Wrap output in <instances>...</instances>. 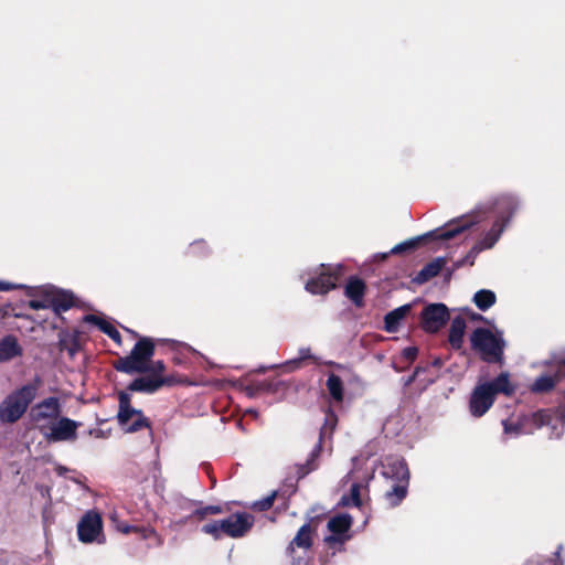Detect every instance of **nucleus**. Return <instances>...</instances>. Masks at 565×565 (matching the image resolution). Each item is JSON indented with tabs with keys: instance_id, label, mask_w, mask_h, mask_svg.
<instances>
[{
	"instance_id": "obj_1",
	"label": "nucleus",
	"mask_w": 565,
	"mask_h": 565,
	"mask_svg": "<svg viewBox=\"0 0 565 565\" xmlns=\"http://www.w3.org/2000/svg\"><path fill=\"white\" fill-rule=\"evenodd\" d=\"M522 207V200L515 193H500L486 203L479 205L470 214L454 218L445 224L444 227L427 233L425 236L434 237L440 241H448L472 225L479 223L488 213H492L494 220L491 227L486 232L493 239L499 242L500 237L511 224L515 214Z\"/></svg>"
},
{
	"instance_id": "obj_2",
	"label": "nucleus",
	"mask_w": 565,
	"mask_h": 565,
	"mask_svg": "<svg viewBox=\"0 0 565 565\" xmlns=\"http://www.w3.org/2000/svg\"><path fill=\"white\" fill-rule=\"evenodd\" d=\"M41 383L40 376H35L32 382L10 393L0 404V422L3 424L18 422L35 399Z\"/></svg>"
},
{
	"instance_id": "obj_3",
	"label": "nucleus",
	"mask_w": 565,
	"mask_h": 565,
	"mask_svg": "<svg viewBox=\"0 0 565 565\" xmlns=\"http://www.w3.org/2000/svg\"><path fill=\"white\" fill-rule=\"evenodd\" d=\"M381 475L387 481L393 482L385 492V500L391 507H397L406 497L409 483V470L403 458L390 456L382 462Z\"/></svg>"
},
{
	"instance_id": "obj_4",
	"label": "nucleus",
	"mask_w": 565,
	"mask_h": 565,
	"mask_svg": "<svg viewBox=\"0 0 565 565\" xmlns=\"http://www.w3.org/2000/svg\"><path fill=\"white\" fill-rule=\"evenodd\" d=\"M471 348L487 363H503L507 342L502 330L494 332L487 328H477L470 335Z\"/></svg>"
},
{
	"instance_id": "obj_5",
	"label": "nucleus",
	"mask_w": 565,
	"mask_h": 565,
	"mask_svg": "<svg viewBox=\"0 0 565 565\" xmlns=\"http://www.w3.org/2000/svg\"><path fill=\"white\" fill-rule=\"evenodd\" d=\"M525 435L533 434L544 426L551 429L550 438H559L565 428V404H561L555 411L541 409L531 414L520 415Z\"/></svg>"
},
{
	"instance_id": "obj_6",
	"label": "nucleus",
	"mask_w": 565,
	"mask_h": 565,
	"mask_svg": "<svg viewBox=\"0 0 565 565\" xmlns=\"http://www.w3.org/2000/svg\"><path fill=\"white\" fill-rule=\"evenodd\" d=\"M154 354V343L150 338L143 337L136 342L130 354L119 358L114 367L126 374L145 373L146 364Z\"/></svg>"
},
{
	"instance_id": "obj_7",
	"label": "nucleus",
	"mask_w": 565,
	"mask_h": 565,
	"mask_svg": "<svg viewBox=\"0 0 565 565\" xmlns=\"http://www.w3.org/2000/svg\"><path fill=\"white\" fill-rule=\"evenodd\" d=\"M341 268V265L321 264L308 271L309 278L305 285L306 290L312 295H324L334 289Z\"/></svg>"
},
{
	"instance_id": "obj_8",
	"label": "nucleus",
	"mask_w": 565,
	"mask_h": 565,
	"mask_svg": "<svg viewBox=\"0 0 565 565\" xmlns=\"http://www.w3.org/2000/svg\"><path fill=\"white\" fill-rule=\"evenodd\" d=\"M82 424L68 417L58 416L49 425H40L39 430L47 443L75 441Z\"/></svg>"
},
{
	"instance_id": "obj_9",
	"label": "nucleus",
	"mask_w": 565,
	"mask_h": 565,
	"mask_svg": "<svg viewBox=\"0 0 565 565\" xmlns=\"http://www.w3.org/2000/svg\"><path fill=\"white\" fill-rule=\"evenodd\" d=\"M130 395L126 392H119V409L117 419L119 425L126 433H135L143 427H149V420L140 409H137L130 404Z\"/></svg>"
},
{
	"instance_id": "obj_10",
	"label": "nucleus",
	"mask_w": 565,
	"mask_h": 565,
	"mask_svg": "<svg viewBox=\"0 0 565 565\" xmlns=\"http://www.w3.org/2000/svg\"><path fill=\"white\" fill-rule=\"evenodd\" d=\"M103 521L95 511H87L77 524L78 540L83 543H104Z\"/></svg>"
},
{
	"instance_id": "obj_11",
	"label": "nucleus",
	"mask_w": 565,
	"mask_h": 565,
	"mask_svg": "<svg viewBox=\"0 0 565 565\" xmlns=\"http://www.w3.org/2000/svg\"><path fill=\"white\" fill-rule=\"evenodd\" d=\"M450 315L446 305L441 302L429 303L420 313V326L429 333L438 332L449 320Z\"/></svg>"
},
{
	"instance_id": "obj_12",
	"label": "nucleus",
	"mask_w": 565,
	"mask_h": 565,
	"mask_svg": "<svg viewBox=\"0 0 565 565\" xmlns=\"http://www.w3.org/2000/svg\"><path fill=\"white\" fill-rule=\"evenodd\" d=\"M61 413L60 399L55 396H50L31 408L30 418L39 427L40 425H49V423L57 419Z\"/></svg>"
},
{
	"instance_id": "obj_13",
	"label": "nucleus",
	"mask_w": 565,
	"mask_h": 565,
	"mask_svg": "<svg viewBox=\"0 0 565 565\" xmlns=\"http://www.w3.org/2000/svg\"><path fill=\"white\" fill-rule=\"evenodd\" d=\"M352 523L353 519L348 513H341L330 518L327 527L331 534L324 537V542L330 546L344 544L350 539L348 532Z\"/></svg>"
},
{
	"instance_id": "obj_14",
	"label": "nucleus",
	"mask_w": 565,
	"mask_h": 565,
	"mask_svg": "<svg viewBox=\"0 0 565 565\" xmlns=\"http://www.w3.org/2000/svg\"><path fill=\"white\" fill-rule=\"evenodd\" d=\"M337 423H338L337 415L332 411H328L326 414V417H324V424L320 429L319 441L313 447V449L311 450V452L309 455L308 460L306 461L305 466L301 468L303 470L302 476L309 473L310 471H312L317 468L316 459L320 455L322 441L327 438L328 439L331 438L333 430L337 426Z\"/></svg>"
},
{
	"instance_id": "obj_15",
	"label": "nucleus",
	"mask_w": 565,
	"mask_h": 565,
	"mask_svg": "<svg viewBox=\"0 0 565 565\" xmlns=\"http://www.w3.org/2000/svg\"><path fill=\"white\" fill-rule=\"evenodd\" d=\"M254 518L246 513H235L226 519L221 520L218 526L222 527V533L231 537L243 536L253 525Z\"/></svg>"
},
{
	"instance_id": "obj_16",
	"label": "nucleus",
	"mask_w": 565,
	"mask_h": 565,
	"mask_svg": "<svg viewBox=\"0 0 565 565\" xmlns=\"http://www.w3.org/2000/svg\"><path fill=\"white\" fill-rule=\"evenodd\" d=\"M494 397L488 391V386L478 384L471 392L469 398V412L473 417L483 416L493 405Z\"/></svg>"
},
{
	"instance_id": "obj_17",
	"label": "nucleus",
	"mask_w": 565,
	"mask_h": 565,
	"mask_svg": "<svg viewBox=\"0 0 565 565\" xmlns=\"http://www.w3.org/2000/svg\"><path fill=\"white\" fill-rule=\"evenodd\" d=\"M172 383L170 377H152L150 376H141L135 379L129 385L128 390L130 392H140L146 394H153L159 388L164 385H170Z\"/></svg>"
},
{
	"instance_id": "obj_18",
	"label": "nucleus",
	"mask_w": 565,
	"mask_h": 565,
	"mask_svg": "<svg viewBox=\"0 0 565 565\" xmlns=\"http://www.w3.org/2000/svg\"><path fill=\"white\" fill-rule=\"evenodd\" d=\"M49 296L52 302L51 307L55 313L67 311L74 305L73 294L56 289L52 286L49 287Z\"/></svg>"
},
{
	"instance_id": "obj_19",
	"label": "nucleus",
	"mask_w": 565,
	"mask_h": 565,
	"mask_svg": "<svg viewBox=\"0 0 565 565\" xmlns=\"http://www.w3.org/2000/svg\"><path fill=\"white\" fill-rule=\"evenodd\" d=\"M447 259L445 257H437L430 263L426 264L413 278V282L416 285H423L436 277L441 269L445 267Z\"/></svg>"
},
{
	"instance_id": "obj_20",
	"label": "nucleus",
	"mask_w": 565,
	"mask_h": 565,
	"mask_svg": "<svg viewBox=\"0 0 565 565\" xmlns=\"http://www.w3.org/2000/svg\"><path fill=\"white\" fill-rule=\"evenodd\" d=\"M482 385L488 386V391L494 398L499 393L511 395L514 392V387L510 382V374L508 372L500 373L495 379L484 382Z\"/></svg>"
},
{
	"instance_id": "obj_21",
	"label": "nucleus",
	"mask_w": 565,
	"mask_h": 565,
	"mask_svg": "<svg viewBox=\"0 0 565 565\" xmlns=\"http://www.w3.org/2000/svg\"><path fill=\"white\" fill-rule=\"evenodd\" d=\"M412 305H403L390 312L384 317V328L387 332H396L399 328L401 321L411 312Z\"/></svg>"
},
{
	"instance_id": "obj_22",
	"label": "nucleus",
	"mask_w": 565,
	"mask_h": 565,
	"mask_svg": "<svg viewBox=\"0 0 565 565\" xmlns=\"http://www.w3.org/2000/svg\"><path fill=\"white\" fill-rule=\"evenodd\" d=\"M364 292L365 284L363 280L356 277H351L348 280L344 294L356 307L363 306Z\"/></svg>"
},
{
	"instance_id": "obj_23",
	"label": "nucleus",
	"mask_w": 565,
	"mask_h": 565,
	"mask_svg": "<svg viewBox=\"0 0 565 565\" xmlns=\"http://www.w3.org/2000/svg\"><path fill=\"white\" fill-rule=\"evenodd\" d=\"M466 330V320L461 316H457L452 319L448 341L450 345L459 350L463 343V335Z\"/></svg>"
},
{
	"instance_id": "obj_24",
	"label": "nucleus",
	"mask_w": 565,
	"mask_h": 565,
	"mask_svg": "<svg viewBox=\"0 0 565 565\" xmlns=\"http://www.w3.org/2000/svg\"><path fill=\"white\" fill-rule=\"evenodd\" d=\"M498 242L489 236L487 233H483L481 238L471 247V249L463 257L466 264L472 266L477 256L486 249H491Z\"/></svg>"
},
{
	"instance_id": "obj_25",
	"label": "nucleus",
	"mask_w": 565,
	"mask_h": 565,
	"mask_svg": "<svg viewBox=\"0 0 565 565\" xmlns=\"http://www.w3.org/2000/svg\"><path fill=\"white\" fill-rule=\"evenodd\" d=\"M21 354V349L13 335H7L0 341V361L6 362Z\"/></svg>"
},
{
	"instance_id": "obj_26",
	"label": "nucleus",
	"mask_w": 565,
	"mask_h": 565,
	"mask_svg": "<svg viewBox=\"0 0 565 565\" xmlns=\"http://www.w3.org/2000/svg\"><path fill=\"white\" fill-rule=\"evenodd\" d=\"M84 321L94 323L98 327L100 331H103L105 334H107L111 340L116 341L117 343H120V333L119 331L108 321H106L103 318H99L95 315H87L84 318Z\"/></svg>"
},
{
	"instance_id": "obj_27",
	"label": "nucleus",
	"mask_w": 565,
	"mask_h": 565,
	"mask_svg": "<svg viewBox=\"0 0 565 565\" xmlns=\"http://www.w3.org/2000/svg\"><path fill=\"white\" fill-rule=\"evenodd\" d=\"M472 301L478 309L487 311L495 303L497 296L490 289H480L475 294Z\"/></svg>"
},
{
	"instance_id": "obj_28",
	"label": "nucleus",
	"mask_w": 565,
	"mask_h": 565,
	"mask_svg": "<svg viewBox=\"0 0 565 565\" xmlns=\"http://www.w3.org/2000/svg\"><path fill=\"white\" fill-rule=\"evenodd\" d=\"M327 387L332 396V398L337 402H342L343 399V383L340 376L335 374H330L327 380Z\"/></svg>"
},
{
	"instance_id": "obj_29",
	"label": "nucleus",
	"mask_w": 565,
	"mask_h": 565,
	"mask_svg": "<svg viewBox=\"0 0 565 565\" xmlns=\"http://www.w3.org/2000/svg\"><path fill=\"white\" fill-rule=\"evenodd\" d=\"M502 426L503 433L511 437H519L521 435H525V431H523V426L520 416H518L516 418L503 419Z\"/></svg>"
},
{
	"instance_id": "obj_30",
	"label": "nucleus",
	"mask_w": 565,
	"mask_h": 565,
	"mask_svg": "<svg viewBox=\"0 0 565 565\" xmlns=\"http://www.w3.org/2000/svg\"><path fill=\"white\" fill-rule=\"evenodd\" d=\"M311 529L308 523L303 524L296 536L291 541V545H296L302 548H309L311 546Z\"/></svg>"
},
{
	"instance_id": "obj_31",
	"label": "nucleus",
	"mask_w": 565,
	"mask_h": 565,
	"mask_svg": "<svg viewBox=\"0 0 565 565\" xmlns=\"http://www.w3.org/2000/svg\"><path fill=\"white\" fill-rule=\"evenodd\" d=\"M339 504L342 507L354 505L356 508H360L362 504L360 497V484L353 483L350 489V494L342 495Z\"/></svg>"
},
{
	"instance_id": "obj_32",
	"label": "nucleus",
	"mask_w": 565,
	"mask_h": 565,
	"mask_svg": "<svg viewBox=\"0 0 565 565\" xmlns=\"http://www.w3.org/2000/svg\"><path fill=\"white\" fill-rule=\"evenodd\" d=\"M311 353L309 348H300L299 349V356L297 359H291L289 361H286L282 366H285L288 371H295L300 367L301 362L303 360L310 359Z\"/></svg>"
},
{
	"instance_id": "obj_33",
	"label": "nucleus",
	"mask_w": 565,
	"mask_h": 565,
	"mask_svg": "<svg viewBox=\"0 0 565 565\" xmlns=\"http://www.w3.org/2000/svg\"><path fill=\"white\" fill-rule=\"evenodd\" d=\"M423 237L419 236V237H414V238H411V239H407V241H404L397 245H395L391 250L390 253L393 254V255H397V254H402L404 252H407V250H412L414 248H416L420 242Z\"/></svg>"
},
{
	"instance_id": "obj_34",
	"label": "nucleus",
	"mask_w": 565,
	"mask_h": 565,
	"mask_svg": "<svg viewBox=\"0 0 565 565\" xmlns=\"http://www.w3.org/2000/svg\"><path fill=\"white\" fill-rule=\"evenodd\" d=\"M49 287L44 289V297L42 299H32L28 302L29 308L33 310L52 309L51 298L49 296Z\"/></svg>"
},
{
	"instance_id": "obj_35",
	"label": "nucleus",
	"mask_w": 565,
	"mask_h": 565,
	"mask_svg": "<svg viewBox=\"0 0 565 565\" xmlns=\"http://www.w3.org/2000/svg\"><path fill=\"white\" fill-rule=\"evenodd\" d=\"M146 372L149 373L152 377H163L162 374L166 371V364L163 361H151L146 364Z\"/></svg>"
},
{
	"instance_id": "obj_36",
	"label": "nucleus",
	"mask_w": 565,
	"mask_h": 565,
	"mask_svg": "<svg viewBox=\"0 0 565 565\" xmlns=\"http://www.w3.org/2000/svg\"><path fill=\"white\" fill-rule=\"evenodd\" d=\"M220 524H221V520L204 524L202 526V532L213 535L215 539H218L221 536V534H223L222 527L218 526Z\"/></svg>"
},
{
	"instance_id": "obj_37",
	"label": "nucleus",
	"mask_w": 565,
	"mask_h": 565,
	"mask_svg": "<svg viewBox=\"0 0 565 565\" xmlns=\"http://www.w3.org/2000/svg\"><path fill=\"white\" fill-rule=\"evenodd\" d=\"M221 512H222V509L218 505H206L204 508L194 510L192 515H195L199 519H203L207 514H218Z\"/></svg>"
},
{
	"instance_id": "obj_38",
	"label": "nucleus",
	"mask_w": 565,
	"mask_h": 565,
	"mask_svg": "<svg viewBox=\"0 0 565 565\" xmlns=\"http://www.w3.org/2000/svg\"><path fill=\"white\" fill-rule=\"evenodd\" d=\"M275 497H276V493L274 492L270 495H267L266 498L254 502L253 508L258 511H266L269 508H271Z\"/></svg>"
},
{
	"instance_id": "obj_39",
	"label": "nucleus",
	"mask_w": 565,
	"mask_h": 565,
	"mask_svg": "<svg viewBox=\"0 0 565 565\" xmlns=\"http://www.w3.org/2000/svg\"><path fill=\"white\" fill-rule=\"evenodd\" d=\"M418 349L416 347H407L403 349L402 355L407 361H414L417 356Z\"/></svg>"
},
{
	"instance_id": "obj_40",
	"label": "nucleus",
	"mask_w": 565,
	"mask_h": 565,
	"mask_svg": "<svg viewBox=\"0 0 565 565\" xmlns=\"http://www.w3.org/2000/svg\"><path fill=\"white\" fill-rule=\"evenodd\" d=\"M23 288H25L24 285L12 284V282L0 280V291H10V290L23 289Z\"/></svg>"
},
{
	"instance_id": "obj_41",
	"label": "nucleus",
	"mask_w": 565,
	"mask_h": 565,
	"mask_svg": "<svg viewBox=\"0 0 565 565\" xmlns=\"http://www.w3.org/2000/svg\"><path fill=\"white\" fill-rule=\"evenodd\" d=\"M203 249L205 248V243L203 241H198V242H194L192 245H191V252L194 253V254H202L199 249Z\"/></svg>"
},
{
	"instance_id": "obj_42",
	"label": "nucleus",
	"mask_w": 565,
	"mask_h": 565,
	"mask_svg": "<svg viewBox=\"0 0 565 565\" xmlns=\"http://www.w3.org/2000/svg\"><path fill=\"white\" fill-rule=\"evenodd\" d=\"M55 471L60 477H66V473L71 470L67 467L58 465L56 466Z\"/></svg>"
},
{
	"instance_id": "obj_43",
	"label": "nucleus",
	"mask_w": 565,
	"mask_h": 565,
	"mask_svg": "<svg viewBox=\"0 0 565 565\" xmlns=\"http://www.w3.org/2000/svg\"><path fill=\"white\" fill-rule=\"evenodd\" d=\"M118 530L125 534H128L134 530V526L128 525V524H122V525L118 526Z\"/></svg>"
},
{
	"instance_id": "obj_44",
	"label": "nucleus",
	"mask_w": 565,
	"mask_h": 565,
	"mask_svg": "<svg viewBox=\"0 0 565 565\" xmlns=\"http://www.w3.org/2000/svg\"><path fill=\"white\" fill-rule=\"evenodd\" d=\"M388 255H391L390 252L388 253H379V254L374 255V259L383 262L388 257Z\"/></svg>"
},
{
	"instance_id": "obj_45",
	"label": "nucleus",
	"mask_w": 565,
	"mask_h": 565,
	"mask_svg": "<svg viewBox=\"0 0 565 565\" xmlns=\"http://www.w3.org/2000/svg\"><path fill=\"white\" fill-rule=\"evenodd\" d=\"M465 265H467L465 258L458 259L457 262L454 263L452 270L458 269Z\"/></svg>"
},
{
	"instance_id": "obj_46",
	"label": "nucleus",
	"mask_w": 565,
	"mask_h": 565,
	"mask_svg": "<svg viewBox=\"0 0 565 565\" xmlns=\"http://www.w3.org/2000/svg\"><path fill=\"white\" fill-rule=\"evenodd\" d=\"M443 364H444V361L440 358H435L431 361V366H434V367H440V366H443Z\"/></svg>"
},
{
	"instance_id": "obj_47",
	"label": "nucleus",
	"mask_w": 565,
	"mask_h": 565,
	"mask_svg": "<svg viewBox=\"0 0 565 565\" xmlns=\"http://www.w3.org/2000/svg\"><path fill=\"white\" fill-rule=\"evenodd\" d=\"M420 367H416L414 374L406 381V384H411L415 380V377L420 373Z\"/></svg>"
},
{
	"instance_id": "obj_48",
	"label": "nucleus",
	"mask_w": 565,
	"mask_h": 565,
	"mask_svg": "<svg viewBox=\"0 0 565 565\" xmlns=\"http://www.w3.org/2000/svg\"><path fill=\"white\" fill-rule=\"evenodd\" d=\"M279 365L277 364H274V365H269V366H259L257 369V372L258 373H265L267 370H270V369H275V367H278Z\"/></svg>"
},
{
	"instance_id": "obj_49",
	"label": "nucleus",
	"mask_w": 565,
	"mask_h": 565,
	"mask_svg": "<svg viewBox=\"0 0 565 565\" xmlns=\"http://www.w3.org/2000/svg\"><path fill=\"white\" fill-rule=\"evenodd\" d=\"M89 434H90V435H93V434H94V435H95V437H97V438H104V437H105L104 431H103V430H100V429H98V430H90V431H89Z\"/></svg>"
},
{
	"instance_id": "obj_50",
	"label": "nucleus",
	"mask_w": 565,
	"mask_h": 565,
	"mask_svg": "<svg viewBox=\"0 0 565 565\" xmlns=\"http://www.w3.org/2000/svg\"><path fill=\"white\" fill-rule=\"evenodd\" d=\"M71 480H73L76 483H79V480H77L76 478H71Z\"/></svg>"
}]
</instances>
